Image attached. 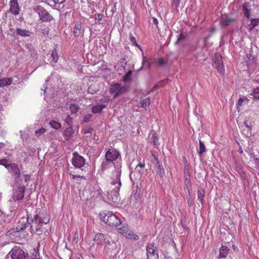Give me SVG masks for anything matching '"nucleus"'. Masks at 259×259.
<instances>
[{
	"label": "nucleus",
	"instance_id": "54",
	"mask_svg": "<svg viewBox=\"0 0 259 259\" xmlns=\"http://www.w3.org/2000/svg\"><path fill=\"white\" fill-rule=\"evenodd\" d=\"M24 178H25V182H27L29 180V179H30V176L28 175H24Z\"/></svg>",
	"mask_w": 259,
	"mask_h": 259
},
{
	"label": "nucleus",
	"instance_id": "26",
	"mask_svg": "<svg viewBox=\"0 0 259 259\" xmlns=\"http://www.w3.org/2000/svg\"><path fill=\"white\" fill-rule=\"evenodd\" d=\"M199 150H197V153L199 155H202V154L206 151V148L205 145L201 140H199Z\"/></svg>",
	"mask_w": 259,
	"mask_h": 259
},
{
	"label": "nucleus",
	"instance_id": "15",
	"mask_svg": "<svg viewBox=\"0 0 259 259\" xmlns=\"http://www.w3.org/2000/svg\"><path fill=\"white\" fill-rule=\"evenodd\" d=\"M36 211H34L33 214H27V219L25 220L26 221V224H28L30 225L33 222H35L36 224H37V221H36L35 220L38 218V213H36Z\"/></svg>",
	"mask_w": 259,
	"mask_h": 259
},
{
	"label": "nucleus",
	"instance_id": "37",
	"mask_svg": "<svg viewBox=\"0 0 259 259\" xmlns=\"http://www.w3.org/2000/svg\"><path fill=\"white\" fill-rule=\"evenodd\" d=\"M18 225L21 228H23V231L24 230L27 226L25 223V219L22 218L21 220L19 222Z\"/></svg>",
	"mask_w": 259,
	"mask_h": 259
},
{
	"label": "nucleus",
	"instance_id": "16",
	"mask_svg": "<svg viewBox=\"0 0 259 259\" xmlns=\"http://www.w3.org/2000/svg\"><path fill=\"white\" fill-rule=\"evenodd\" d=\"M106 235L102 233H97L95 235L94 240L97 244H102L106 239Z\"/></svg>",
	"mask_w": 259,
	"mask_h": 259
},
{
	"label": "nucleus",
	"instance_id": "25",
	"mask_svg": "<svg viewBox=\"0 0 259 259\" xmlns=\"http://www.w3.org/2000/svg\"><path fill=\"white\" fill-rule=\"evenodd\" d=\"M93 132V128L89 126L85 127L81 131V133H83L86 137H91Z\"/></svg>",
	"mask_w": 259,
	"mask_h": 259
},
{
	"label": "nucleus",
	"instance_id": "53",
	"mask_svg": "<svg viewBox=\"0 0 259 259\" xmlns=\"http://www.w3.org/2000/svg\"><path fill=\"white\" fill-rule=\"evenodd\" d=\"M22 231H23V228H21L18 225H17V226L16 228V232H20Z\"/></svg>",
	"mask_w": 259,
	"mask_h": 259
},
{
	"label": "nucleus",
	"instance_id": "35",
	"mask_svg": "<svg viewBox=\"0 0 259 259\" xmlns=\"http://www.w3.org/2000/svg\"><path fill=\"white\" fill-rule=\"evenodd\" d=\"M250 95L253 96L254 99L259 100V87L254 89Z\"/></svg>",
	"mask_w": 259,
	"mask_h": 259
},
{
	"label": "nucleus",
	"instance_id": "48",
	"mask_svg": "<svg viewBox=\"0 0 259 259\" xmlns=\"http://www.w3.org/2000/svg\"><path fill=\"white\" fill-rule=\"evenodd\" d=\"M244 102V99L242 98H240L238 101V103H237V106H238V108L239 107V106H241L242 105V103Z\"/></svg>",
	"mask_w": 259,
	"mask_h": 259
},
{
	"label": "nucleus",
	"instance_id": "51",
	"mask_svg": "<svg viewBox=\"0 0 259 259\" xmlns=\"http://www.w3.org/2000/svg\"><path fill=\"white\" fill-rule=\"evenodd\" d=\"M172 1H173V3L177 7L180 4V0H172Z\"/></svg>",
	"mask_w": 259,
	"mask_h": 259
},
{
	"label": "nucleus",
	"instance_id": "12",
	"mask_svg": "<svg viewBox=\"0 0 259 259\" xmlns=\"http://www.w3.org/2000/svg\"><path fill=\"white\" fill-rule=\"evenodd\" d=\"M10 12L15 15L19 13V7L18 0H11L10 2Z\"/></svg>",
	"mask_w": 259,
	"mask_h": 259
},
{
	"label": "nucleus",
	"instance_id": "18",
	"mask_svg": "<svg viewBox=\"0 0 259 259\" xmlns=\"http://www.w3.org/2000/svg\"><path fill=\"white\" fill-rule=\"evenodd\" d=\"M250 5L248 3H244L242 5V11L245 16L249 19L250 17Z\"/></svg>",
	"mask_w": 259,
	"mask_h": 259
},
{
	"label": "nucleus",
	"instance_id": "39",
	"mask_svg": "<svg viewBox=\"0 0 259 259\" xmlns=\"http://www.w3.org/2000/svg\"><path fill=\"white\" fill-rule=\"evenodd\" d=\"M11 164H12V163H11V164L8 163V160L6 159H3L0 160V165H2L4 166L8 169H9V167Z\"/></svg>",
	"mask_w": 259,
	"mask_h": 259
},
{
	"label": "nucleus",
	"instance_id": "36",
	"mask_svg": "<svg viewBox=\"0 0 259 259\" xmlns=\"http://www.w3.org/2000/svg\"><path fill=\"white\" fill-rule=\"evenodd\" d=\"M69 108L72 113H76L79 109L78 105L75 104H71Z\"/></svg>",
	"mask_w": 259,
	"mask_h": 259
},
{
	"label": "nucleus",
	"instance_id": "56",
	"mask_svg": "<svg viewBox=\"0 0 259 259\" xmlns=\"http://www.w3.org/2000/svg\"><path fill=\"white\" fill-rule=\"evenodd\" d=\"M76 259H83V257L81 254H78L76 256Z\"/></svg>",
	"mask_w": 259,
	"mask_h": 259
},
{
	"label": "nucleus",
	"instance_id": "31",
	"mask_svg": "<svg viewBox=\"0 0 259 259\" xmlns=\"http://www.w3.org/2000/svg\"><path fill=\"white\" fill-rule=\"evenodd\" d=\"M81 25L80 24H76L74 27L73 33L76 36H78L81 33Z\"/></svg>",
	"mask_w": 259,
	"mask_h": 259
},
{
	"label": "nucleus",
	"instance_id": "9",
	"mask_svg": "<svg viewBox=\"0 0 259 259\" xmlns=\"http://www.w3.org/2000/svg\"><path fill=\"white\" fill-rule=\"evenodd\" d=\"M148 259H158V254L153 244H150L147 247Z\"/></svg>",
	"mask_w": 259,
	"mask_h": 259
},
{
	"label": "nucleus",
	"instance_id": "49",
	"mask_svg": "<svg viewBox=\"0 0 259 259\" xmlns=\"http://www.w3.org/2000/svg\"><path fill=\"white\" fill-rule=\"evenodd\" d=\"M65 0H54L56 4L61 5L65 2Z\"/></svg>",
	"mask_w": 259,
	"mask_h": 259
},
{
	"label": "nucleus",
	"instance_id": "17",
	"mask_svg": "<svg viewBox=\"0 0 259 259\" xmlns=\"http://www.w3.org/2000/svg\"><path fill=\"white\" fill-rule=\"evenodd\" d=\"M116 227L117 231L125 237L129 232L128 226L127 224H124L123 226L121 227H119L118 225Z\"/></svg>",
	"mask_w": 259,
	"mask_h": 259
},
{
	"label": "nucleus",
	"instance_id": "52",
	"mask_svg": "<svg viewBox=\"0 0 259 259\" xmlns=\"http://www.w3.org/2000/svg\"><path fill=\"white\" fill-rule=\"evenodd\" d=\"M152 139H153V142L154 144L155 145H156L157 144V138H156V136H155L153 135V136H152Z\"/></svg>",
	"mask_w": 259,
	"mask_h": 259
},
{
	"label": "nucleus",
	"instance_id": "41",
	"mask_svg": "<svg viewBox=\"0 0 259 259\" xmlns=\"http://www.w3.org/2000/svg\"><path fill=\"white\" fill-rule=\"evenodd\" d=\"M46 132V129L44 127H41L35 131V135L37 137H39Z\"/></svg>",
	"mask_w": 259,
	"mask_h": 259
},
{
	"label": "nucleus",
	"instance_id": "22",
	"mask_svg": "<svg viewBox=\"0 0 259 259\" xmlns=\"http://www.w3.org/2000/svg\"><path fill=\"white\" fill-rule=\"evenodd\" d=\"M36 221H37V224L38 225H40L41 224H47L49 223L50 220V218L48 215L47 217H44L43 218L40 216V213H38V218L35 220Z\"/></svg>",
	"mask_w": 259,
	"mask_h": 259
},
{
	"label": "nucleus",
	"instance_id": "1",
	"mask_svg": "<svg viewBox=\"0 0 259 259\" xmlns=\"http://www.w3.org/2000/svg\"><path fill=\"white\" fill-rule=\"evenodd\" d=\"M99 217L101 221L109 226H120L121 221L112 211H100Z\"/></svg>",
	"mask_w": 259,
	"mask_h": 259
},
{
	"label": "nucleus",
	"instance_id": "14",
	"mask_svg": "<svg viewBox=\"0 0 259 259\" xmlns=\"http://www.w3.org/2000/svg\"><path fill=\"white\" fill-rule=\"evenodd\" d=\"M74 133V130L73 129V128L71 127H67L64 130L63 135L64 139L66 141H68L72 136Z\"/></svg>",
	"mask_w": 259,
	"mask_h": 259
},
{
	"label": "nucleus",
	"instance_id": "21",
	"mask_svg": "<svg viewBox=\"0 0 259 259\" xmlns=\"http://www.w3.org/2000/svg\"><path fill=\"white\" fill-rule=\"evenodd\" d=\"M16 33L21 36H29L30 35V32L29 30L19 28L16 29Z\"/></svg>",
	"mask_w": 259,
	"mask_h": 259
},
{
	"label": "nucleus",
	"instance_id": "30",
	"mask_svg": "<svg viewBox=\"0 0 259 259\" xmlns=\"http://www.w3.org/2000/svg\"><path fill=\"white\" fill-rule=\"evenodd\" d=\"M233 22H234V19L233 18L228 17L223 19L221 23L222 26H226L230 25Z\"/></svg>",
	"mask_w": 259,
	"mask_h": 259
},
{
	"label": "nucleus",
	"instance_id": "5",
	"mask_svg": "<svg viewBox=\"0 0 259 259\" xmlns=\"http://www.w3.org/2000/svg\"><path fill=\"white\" fill-rule=\"evenodd\" d=\"M35 10L38 13L40 19L43 22H50L53 19L52 16L41 6H37Z\"/></svg>",
	"mask_w": 259,
	"mask_h": 259
},
{
	"label": "nucleus",
	"instance_id": "19",
	"mask_svg": "<svg viewBox=\"0 0 259 259\" xmlns=\"http://www.w3.org/2000/svg\"><path fill=\"white\" fill-rule=\"evenodd\" d=\"M107 107V105L97 104L93 106L92 109V112L94 113H99L102 112L103 109Z\"/></svg>",
	"mask_w": 259,
	"mask_h": 259
},
{
	"label": "nucleus",
	"instance_id": "44",
	"mask_svg": "<svg viewBox=\"0 0 259 259\" xmlns=\"http://www.w3.org/2000/svg\"><path fill=\"white\" fill-rule=\"evenodd\" d=\"M92 114H89L85 115L83 118V121L84 122H88L90 121V119L92 117Z\"/></svg>",
	"mask_w": 259,
	"mask_h": 259
},
{
	"label": "nucleus",
	"instance_id": "29",
	"mask_svg": "<svg viewBox=\"0 0 259 259\" xmlns=\"http://www.w3.org/2000/svg\"><path fill=\"white\" fill-rule=\"evenodd\" d=\"M150 67V63L146 57H143L142 68L145 69H149Z\"/></svg>",
	"mask_w": 259,
	"mask_h": 259
},
{
	"label": "nucleus",
	"instance_id": "42",
	"mask_svg": "<svg viewBox=\"0 0 259 259\" xmlns=\"http://www.w3.org/2000/svg\"><path fill=\"white\" fill-rule=\"evenodd\" d=\"M131 41L135 45L136 47L140 48V46L138 45L136 42V38L132 34L130 33V37Z\"/></svg>",
	"mask_w": 259,
	"mask_h": 259
},
{
	"label": "nucleus",
	"instance_id": "11",
	"mask_svg": "<svg viewBox=\"0 0 259 259\" xmlns=\"http://www.w3.org/2000/svg\"><path fill=\"white\" fill-rule=\"evenodd\" d=\"M25 189L24 186L19 187L14 193V198L17 200L22 199L24 197Z\"/></svg>",
	"mask_w": 259,
	"mask_h": 259
},
{
	"label": "nucleus",
	"instance_id": "60",
	"mask_svg": "<svg viewBox=\"0 0 259 259\" xmlns=\"http://www.w3.org/2000/svg\"><path fill=\"white\" fill-rule=\"evenodd\" d=\"M239 152L241 154H242L243 153V150L242 149V148L241 147L239 149Z\"/></svg>",
	"mask_w": 259,
	"mask_h": 259
},
{
	"label": "nucleus",
	"instance_id": "7",
	"mask_svg": "<svg viewBox=\"0 0 259 259\" xmlns=\"http://www.w3.org/2000/svg\"><path fill=\"white\" fill-rule=\"evenodd\" d=\"M120 186L121 182H119L117 187H116L114 190H112L109 193H108V197L109 199L113 202H117L118 200V197L119 195V191Z\"/></svg>",
	"mask_w": 259,
	"mask_h": 259
},
{
	"label": "nucleus",
	"instance_id": "32",
	"mask_svg": "<svg viewBox=\"0 0 259 259\" xmlns=\"http://www.w3.org/2000/svg\"><path fill=\"white\" fill-rule=\"evenodd\" d=\"M49 124L52 128L55 130H58L61 127V124L60 122L56 121L55 120H51Z\"/></svg>",
	"mask_w": 259,
	"mask_h": 259
},
{
	"label": "nucleus",
	"instance_id": "23",
	"mask_svg": "<svg viewBox=\"0 0 259 259\" xmlns=\"http://www.w3.org/2000/svg\"><path fill=\"white\" fill-rule=\"evenodd\" d=\"M229 249L226 246L222 245L220 249V256L221 257H225L227 256Z\"/></svg>",
	"mask_w": 259,
	"mask_h": 259
},
{
	"label": "nucleus",
	"instance_id": "40",
	"mask_svg": "<svg viewBox=\"0 0 259 259\" xmlns=\"http://www.w3.org/2000/svg\"><path fill=\"white\" fill-rule=\"evenodd\" d=\"M152 63H155L157 66H162V58L159 57L158 58H153Z\"/></svg>",
	"mask_w": 259,
	"mask_h": 259
},
{
	"label": "nucleus",
	"instance_id": "13",
	"mask_svg": "<svg viewBox=\"0 0 259 259\" xmlns=\"http://www.w3.org/2000/svg\"><path fill=\"white\" fill-rule=\"evenodd\" d=\"M152 156L153 157L155 161L156 162V164H155V169L156 171L157 174L160 177H162V172L161 170L162 169L161 168V164L160 162L158 161V157L154 154V153H152Z\"/></svg>",
	"mask_w": 259,
	"mask_h": 259
},
{
	"label": "nucleus",
	"instance_id": "24",
	"mask_svg": "<svg viewBox=\"0 0 259 259\" xmlns=\"http://www.w3.org/2000/svg\"><path fill=\"white\" fill-rule=\"evenodd\" d=\"M13 81V79L11 77L5 78L0 79V87H4L8 85H10Z\"/></svg>",
	"mask_w": 259,
	"mask_h": 259
},
{
	"label": "nucleus",
	"instance_id": "57",
	"mask_svg": "<svg viewBox=\"0 0 259 259\" xmlns=\"http://www.w3.org/2000/svg\"><path fill=\"white\" fill-rule=\"evenodd\" d=\"M102 190L101 189H99L98 190V195H100V196L102 197Z\"/></svg>",
	"mask_w": 259,
	"mask_h": 259
},
{
	"label": "nucleus",
	"instance_id": "38",
	"mask_svg": "<svg viewBox=\"0 0 259 259\" xmlns=\"http://www.w3.org/2000/svg\"><path fill=\"white\" fill-rule=\"evenodd\" d=\"M51 56L52 57L53 62L54 63H57L59 58V56L56 50H54L52 51Z\"/></svg>",
	"mask_w": 259,
	"mask_h": 259
},
{
	"label": "nucleus",
	"instance_id": "43",
	"mask_svg": "<svg viewBox=\"0 0 259 259\" xmlns=\"http://www.w3.org/2000/svg\"><path fill=\"white\" fill-rule=\"evenodd\" d=\"M185 38V36L184 34H183L182 33L179 34V35L178 36L177 40L176 41L175 44H177L180 41H181V40H183Z\"/></svg>",
	"mask_w": 259,
	"mask_h": 259
},
{
	"label": "nucleus",
	"instance_id": "61",
	"mask_svg": "<svg viewBox=\"0 0 259 259\" xmlns=\"http://www.w3.org/2000/svg\"><path fill=\"white\" fill-rule=\"evenodd\" d=\"M40 230V228L39 227H36V231L38 232Z\"/></svg>",
	"mask_w": 259,
	"mask_h": 259
},
{
	"label": "nucleus",
	"instance_id": "62",
	"mask_svg": "<svg viewBox=\"0 0 259 259\" xmlns=\"http://www.w3.org/2000/svg\"><path fill=\"white\" fill-rule=\"evenodd\" d=\"M189 172V170H188V169H185V171H184L185 175L187 172Z\"/></svg>",
	"mask_w": 259,
	"mask_h": 259
},
{
	"label": "nucleus",
	"instance_id": "46",
	"mask_svg": "<svg viewBox=\"0 0 259 259\" xmlns=\"http://www.w3.org/2000/svg\"><path fill=\"white\" fill-rule=\"evenodd\" d=\"M78 234L77 232H76L74 234L73 237V241H75V243H77L78 242Z\"/></svg>",
	"mask_w": 259,
	"mask_h": 259
},
{
	"label": "nucleus",
	"instance_id": "64",
	"mask_svg": "<svg viewBox=\"0 0 259 259\" xmlns=\"http://www.w3.org/2000/svg\"><path fill=\"white\" fill-rule=\"evenodd\" d=\"M0 212H1V215H2V213H3V211H0Z\"/></svg>",
	"mask_w": 259,
	"mask_h": 259
},
{
	"label": "nucleus",
	"instance_id": "47",
	"mask_svg": "<svg viewBox=\"0 0 259 259\" xmlns=\"http://www.w3.org/2000/svg\"><path fill=\"white\" fill-rule=\"evenodd\" d=\"M72 179H75L76 178H81L83 179H85V177L84 176H81L79 175H71Z\"/></svg>",
	"mask_w": 259,
	"mask_h": 259
},
{
	"label": "nucleus",
	"instance_id": "3",
	"mask_svg": "<svg viewBox=\"0 0 259 259\" xmlns=\"http://www.w3.org/2000/svg\"><path fill=\"white\" fill-rule=\"evenodd\" d=\"M127 88L125 85H122L119 83H115L111 84L109 93L113 95V98H116L126 92Z\"/></svg>",
	"mask_w": 259,
	"mask_h": 259
},
{
	"label": "nucleus",
	"instance_id": "45",
	"mask_svg": "<svg viewBox=\"0 0 259 259\" xmlns=\"http://www.w3.org/2000/svg\"><path fill=\"white\" fill-rule=\"evenodd\" d=\"M95 19L98 21H100L102 19L103 17V15L102 14L98 13L96 14L95 15Z\"/></svg>",
	"mask_w": 259,
	"mask_h": 259
},
{
	"label": "nucleus",
	"instance_id": "50",
	"mask_svg": "<svg viewBox=\"0 0 259 259\" xmlns=\"http://www.w3.org/2000/svg\"><path fill=\"white\" fill-rule=\"evenodd\" d=\"M140 167L141 168H144L145 167V163H140L137 165L136 167V169H137L138 167Z\"/></svg>",
	"mask_w": 259,
	"mask_h": 259
},
{
	"label": "nucleus",
	"instance_id": "8",
	"mask_svg": "<svg viewBox=\"0 0 259 259\" xmlns=\"http://www.w3.org/2000/svg\"><path fill=\"white\" fill-rule=\"evenodd\" d=\"M120 154L115 149L108 150L106 153V159L107 161L112 162L116 160Z\"/></svg>",
	"mask_w": 259,
	"mask_h": 259
},
{
	"label": "nucleus",
	"instance_id": "20",
	"mask_svg": "<svg viewBox=\"0 0 259 259\" xmlns=\"http://www.w3.org/2000/svg\"><path fill=\"white\" fill-rule=\"evenodd\" d=\"M204 195V189L202 187L199 188L197 191V197L202 204L203 203Z\"/></svg>",
	"mask_w": 259,
	"mask_h": 259
},
{
	"label": "nucleus",
	"instance_id": "6",
	"mask_svg": "<svg viewBox=\"0 0 259 259\" xmlns=\"http://www.w3.org/2000/svg\"><path fill=\"white\" fill-rule=\"evenodd\" d=\"M85 163V159L81 155H79L76 152L73 153V158L72 159V164L77 168H80Z\"/></svg>",
	"mask_w": 259,
	"mask_h": 259
},
{
	"label": "nucleus",
	"instance_id": "55",
	"mask_svg": "<svg viewBox=\"0 0 259 259\" xmlns=\"http://www.w3.org/2000/svg\"><path fill=\"white\" fill-rule=\"evenodd\" d=\"M153 23L155 24L156 26H157L158 24V20L155 18H153Z\"/></svg>",
	"mask_w": 259,
	"mask_h": 259
},
{
	"label": "nucleus",
	"instance_id": "63",
	"mask_svg": "<svg viewBox=\"0 0 259 259\" xmlns=\"http://www.w3.org/2000/svg\"><path fill=\"white\" fill-rule=\"evenodd\" d=\"M166 259H173V258L172 257H168L166 258Z\"/></svg>",
	"mask_w": 259,
	"mask_h": 259
},
{
	"label": "nucleus",
	"instance_id": "4",
	"mask_svg": "<svg viewBox=\"0 0 259 259\" xmlns=\"http://www.w3.org/2000/svg\"><path fill=\"white\" fill-rule=\"evenodd\" d=\"M213 67L218 70L221 75H224L225 70L223 63L222 55L219 53H215L213 59Z\"/></svg>",
	"mask_w": 259,
	"mask_h": 259
},
{
	"label": "nucleus",
	"instance_id": "58",
	"mask_svg": "<svg viewBox=\"0 0 259 259\" xmlns=\"http://www.w3.org/2000/svg\"><path fill=\"white\" fill-rule=\"evenodd\" d=\"M101 101H103V102H106L107 103H108L109 102V99L105 98L104 100L102 99Z\"/></svg>",
	"mask_w": 259,
	"mask_h": 259
},
{
	"label": "nucleus",
	"instance_id": "59",
	"mask_svg": "<svg viewBox=\"0 0 259 259\" xmlns=\"http://www.w3.org/2000/svg\"><path fill=\"white\" fill-rule=\"evenodd\" d=\"M91 86L89 87V88L88 89V92L90 93H91V94H93L94 93L91 91Z\"/></svg>",
	"mask_w": 259,
	"mask_h": 259
},
{
	"label": "nucleus",
	"instance_id": "27",
	"mask_svg": "<svg viewBox=\"0 0 259 259\" xmlns=\"http://www.w3.org/2000/svg\"><path fill=\"white\" fill-rule=\"evenodd\" d=\"M258 25H259V18L252 19L250 23L248 25L249 29L251 30Z\"/></svg>",
	"mask_w": 259,
	"mask_h": 259
},
{
	"label": "nucleus",
	"instance_id": "10",
	"mask_svg": "<svg viewBox=\"0 0 259 259\" xmlns=\"http://www.w3.org/2000/svg\"><path fill=\"white\" fill-rule=\"evenodd\" d=\"M8 170L12 174L15 180L17 181L21 176L20 170L18 165L15 163H12Z\"/></svg>",
	"mask_w": 259,
	"mask_h": 259
},
{
	"label": "nucleus",
	"instance_id": "2",
	"mask_svg": "<svg viewBox=\"0 0 259 259\" xmlns=\"http://www.w3.org/2000/svg\"><path fill=\"white\" fill-rule=\"evenodd\" d=\"M12 259H31L27 251H24L19 246H14L9 253Z\"/></svg>",
	"mask_w": 259,
	"mask_h": 259
},
{
	"label": "nucleus",
	"instance_id": "34",
	"mask_svg": "<svg viewBox=\"0 0 259 259\" xmlns=\"http://www.w3.org/2000/svg\"><path fill=\"white\" fill-rule=\"evenodd\" d=\"M132 71H128L123 77V81L124 82L129 81L131 80L132 75Z\"/></svg>",
	"mask_w": 259,
	"mask_h": 259
},
{
	"label": "nucleus",
	"instance_id": "28",
	"mask_svg": "<svg viewBox=\"0 0 259 259\" xmlns=\"http://www.w3.org/2000/svg\"><path fill=\"white\" fill-rule=\"evenodd\" d=\"M150 104V98L147 97L146 99L143 100L140 103L141 107L144 108L145 109L148 108Z\"/></svg>",
	"mask_w": 259,
	"mask_h": 259
},
{
	"label": "nucleus",
	"instance_id": "33",
	"mask_svg": "<svg viewBox=\"0 0 259 259\" xmlns=\"http://www.w3.org/2000/svg\"><path fill=\"white\" fill-rule=\"evenodd\" d=\"M125 237L128 239H134L135 240L139 239V236L131 231L128 232Z\"/></svg>",
	"mask_w": 259,
	"mask_h": 259
}]
</instances>
